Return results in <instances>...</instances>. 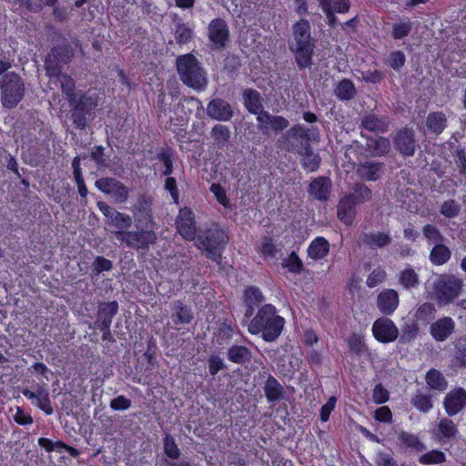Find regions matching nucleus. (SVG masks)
I'll list each match as a JSON object with an SVG mask.
<instances>
[{
	"instance_id": "1",
	"label": "nucleus",
	"mask_w": 466,
	"mask_h": 466,
	"mask_svg": "<svg viewBox=\"0 0 466 466\" xmlns=\"http://www.w3.org/2000/svg\"><path fill=\"white\" fill-rule=\"evenodd\" d=\"M62 95L67 104L66 118L77 130H86L94 120L99 105L98 96L76 88V82L69 75L63 76Z\"/></svg>"
},
{
	"instance_id": "2",
	"label": "nucleus",
	"mask_w": 466,
	"mask_h": 466,
	"mask_svg": "<svg viewBox=\"0 0 466 466\" xmlns=\"http://www.w3.org/2000/svg\"><path fill=\"white\" fill-rule=\"evenodd\" d=\"M250 319L248 331L251 335H260L266 342L275 341L286 323L285 319L279 315L277 308L270 303L263 304Z\"/></svg>"
},
{
	"instance_id": "3",
	"label": "nucleus",
	"mask_w": 466,
	"mask_h": 466,
	"mask_svg": "<svg viewBox=\"0 0 466 466\" xmlns=\"http://www.w3.org/2000/svg\"><path fill=\"white\" fill-rule=\"evenodd\" d=\"M228 241V231L218 223L212 222L198 230L195 238V245L199 250L205 252L207 258L220 264Z\"/></svg>"
},
{
	"instance_id": "4",
	"label": "nucleus",
	"mask_w": 466,
	"mask_h": 466,
	"mask_svg": "<svg viewBox=\"0 0 466 466\" xmlns=\"http://www.w3.org/2000/svg\"><path fill=\"white\" fill-rule=\"evenodd\" d=\"M294 42L290 50L300 69L309 67L316 48V39L311 35V26L309 20L301 18L292 25Z\"/></svg>"
},
{
	"instance_id": "5",
	"label": "nucleus",
	"mask_w": 466,
	"mask_h": 466,
	"mask_svg": "<svg viewBox=\"0 0 466 466\" xmlns=\"http://www.w3.org/2000/svg\"><path fill=\"white\" fill-rule=\"evenodd\" d=\"M177 71L181 82L196 91H203L208 86L205 69L191 53L178 56L176 59Z\"/></svg>"
},
{
	"instance_id": "6",
	"label": "nucleus",
	"mask_w": 466,
	"mask_h": 466,
	"mask_svg": "<svg viewBox=\"0 0 466 466\" xmlns=\"http://www.w3.org/2000/svg\"><path fill=\"white\" fill-rule=\"evenodd\" d=\"M74 56V49L72 46L64 41L62 44L54 46L47 53L45 58L46 75L49 78H58L62 85V73L65 66L69 64Z\"/></svg>"
},
{
	"instance_id": "7",
	"label": "nucleus",
	"mask_w": 466,
	"mask_h": 466,
	"mask_svg": "<svg viewBox=\"0 0 466 466\" xmlns=\"http://www.w3.org/2000/svg\"><path fill=\"white\" fill-rule=\"evenodd\" d=\"M25 86L23 78L15 72L3 75L0 79L1 103L5 108H15L24 98Z\"/></svg>"
},
{
	"instance_id": "8",
	"label": "nucleus",
	"mask_w": 466,
	"mask_h": 466,
	"mask_svg": "<svg viewBox=\"0 0 466 466\" xmlns=\"http://www.w3.org/2000/svg\"><path fill=\"white\" fill-rule=\"evenodd\" d=\"M137 230H121L114 233L116 239L136 250L147 251L157 240L154 228L137 227Z\"/></svg>"
},
{
	"instance_id": "9",
	"label": "nucleus",
	"mask_w": 466,
	"mask_h": 466,
	"mask_svg": "<svg viewBox=\"0 0 466 466\" xmlns=\"http://www.w3.org/2000/svg\"><path fill=\"white\" fill-rule=\"evenodd\" d=\"M177 232L186 241L195 240L198 231L195 212L188 207L180 208L175 220Z\"/></svg>"
},
{
	"instance_id": "10",
	"label": "nucleus",
	"mask_w": 466,
	"mask_h": 466,
	"mask_svg": "<svg viewBox=\"0 0 466 466\" xmlns=\"http://www.w3.org/2000/svg\"><path fill=\"white\" fill-rule=\"evenodd\" d=\"M373 338L380 343L389 344L394 342L400 335V331L392 319L382 316L374 320L371 326Z\"/></svg>"
},
{
	"instance_id": "11",
	"label": "nucleus",
	"mask_w": 466,
	"mask_h": 466,
	"mask_svg": "<svg viewBox=\"0 0 466 466\" xmlns=\"http://www.w3.org/2000/svg\"><path fill=\"white\" fill-rule=\"evenodd\" d=\"M462 289V281L454 277H445L439 279L435 284V294L441 304L452 302L460 294Z\"/></svg>"
},
{
	"instance_id": "12",
	"label": "nucleus",
	"mask_w": 466,
	"mask_h": 466,
	"mask_svg": "<svg viewBox=\"0 0 466 466\" xmlns=\"http://www.w3.org/2000/svg\"><path fill=\"white\" fill-rule=\"evenodd\" d=\"M208 37L215 49H224L230 39V32L225 19L216 17L208 25Z\"/></svg>"
},
{
	"instance_id": "13",
	"label": "nucleus",
	"mask_w": 466,
	"mask_h": 466,
	"mask_svg": "<svg viewBox=\"0 0 466 466\" xmlns=\"http://www.w3.org/2000/svg\"><path fill=\"white\" fill-rule=\"evenodd\" d=\"M395 149L403 157H410L415 155L418 144L414 131L407 127L399 129L392 137Z\"/></svg>"
},
{
	"instance_id": "14",
	"label": "nucleus",
	"mask_w": 466,
	"mask_h": 466,
	"mask_svg": "<svg viewBox=\"0 0 466 466\" xmlns=\"http://www.w3.org/2000/svg\"><path fill=\"white\" fill-rule=\"evenodd\" d=\"M95 185L104 194L110 195L116 203L122 204L128 199V187L114 177H101L96 181Z\"/></svg>"
},
{
	"instance_id": "15",
	"label": "nucleus",
	"mask_w": 466,
	"mask_h": 466,
	"mask_svg": "<svg viewBox=\"0 0 466 466\" xmlns=\"http://www.w3.org/2000/svg\"><path fill=\"white\" fill-rule=\"evenodd\" d=\"M258 127L264 135H268L270 131L275 133L285 130L289 125V120L282 116H274L268 111H263L257 116Z\"/></svg>"
},
{
	"instance_id": "16",
	"label": "nucleus",
	"mask_w": 466,
	"mask_h": 466,
	"mask_svg": "<svg viewBox=\"0 0 466 466\" xmlns=\"http://www.w3.org/2000/svg\"><path fill=\"white\" fill-rule=\"evenodd\" d=\"M163 452L165 456L169 459V461H165V464L167 466H193L191 461L188 459H182L175 461L179 459L181 451L178 448L175 438L169 433H166L163 437Z\"/></svg>"
},
{
	"instance_id": "17",
	"label": "nucleus",
	"mask_w": 466,
	"mask_h": 466,
	"mask_svg": "<svg viewBox=\"0 0 466 466\" xmlns=\"http://www.w3.org/2000/svg\"><path fill=\"white\" fill-rule=\"evenodd\" d=\"M466 407V390L457 387L450 390L443 400V408L449 416H455Z\"/></svg>"
},
{
	"instance_id": "18",
	"label": "nucleus",
	"mask_w": 466,
	"mask_h": 466,
	"mask_svg": "<svg viewBox=\"0 0 466 466\" xmlns=\"http://www.w3.org/2000/svg\"><path fill=\"white\" fill-rule=\"evenodd\" d=\"M207 115L213 120L228 122L233 117L234 110L228 101L216 97L208 102Z\"/></svg>"
},
{
	"instance_id": "19",
	"label": "nucleus",
	"mask_w": 466,
	"mask_h": 466,
	"mask_svg": "<svg viewBox=\"0 0 466 466\" xmlns=\"http://www.w3.org/2000/svg\"><path fill=\"white\" fill-rule=\"evenodd\" d=\"M399 294L393 289H385L377 296L376 305L383 316H391L399 307Z\"/></svg>"
},
{
	"instance_id": "20",
	"label": "nucleus",
	"mask_w": 466,
	"mask_h": 466,
	"mask_svg": "<svg viewBox=\"0 0 466 466\" xmlns=\"http://www.w3.org/2000/svg\"><path fill=\"white\" fill-rule=\"evenodd\" d=\"M456 324L452 318L442 317L430 326V334L438 342L447 340L455 331Z\"/></svg>"
},
{
	"instance_id": "21",
	"label": "nucleus",
	"mask_w": 466,
	"mask_h": 466,
	"mask_svg": "<svg viewBox=\"0 0 466 466\" xmlns=\"http://www.w3.org/2000/svg\"><path fill=\"white\" fill-rule=\"evenodd\" d=\"M265 300L266 298L258 287L254 285L247 286L243 290L245 318L250 319L254 315L256 308Z\"/></svg>"
},
{
	"instance_id": "22",
	"label": "nucleus",
	"mask_w": 466,
	"mask_h": 466,
	"mask_svg": "<svg viewBox=\"0 0 466 466\" xmlns=\"http://www.w3.org/2000/svg\"><path fill=\"white\" fill-rule=\"evenodd\" d=\"M296 152L302 157L301 166L307 172L317 171L321 163V158L319 153L314 152L309 142L306 141L301 143Z\"/></svg>"
},
{
	"instance_id": "23",
	"label": "nucleus",
	"mask_w": 466,
	"mask_h": 466,
	"mask_svg": "<svg viewBox=\"0 0 466 466\" xmlns=\"http://www.w3.org/2000/svg\"><path fill=\"white\" fill-rule=\"evenodd\" d=\"M136 221L137 227L155 228L152 214V200L150 198L143 195L137 200L136 207Z\"/></svg>"
},
{
	"instance_id": "24",
	"label": "nucleus",
	"mask_w": 466,
	"mask_h": 466,
	"mask_svg": "<svg viewBox=\"0 0 466 466\" xmlns=\"http://www.w3.org/2000/svg\"><path fill=\"white\" fill-rule=\"evenodd\" d=\"M332 183L329 177L313 178L308 187V193L316 200L327 201L331 192Z\"/></svg>"
},
{
	"instance_id": "25",
	"label": "nucleus",
	"mask_w": 466,
	"mask_h": 466,
	"mask_svg": "<svg viewBox=\"0 0 466 466\" xmlns=\"http://www.w3.org/2000/svg\"><path fill=\"white\" fill-rule=\"evenodd\" d=\"M24 395L27 399L32 400V403L42 411H44L46 415L53 414L54 409L51 405L49 393L46 389L38 387L35 391L25 390L24 391Z\"/></svg>"
},
{
	"instance_id": "26",
	"label": "nucleus",
	"mask_w": 466,
	"mask_h": 466,
	"mask_svg": "<svg viewBox=\"0 0 466 466\" xmlns=\"http://www.w3.org/2000/svg\"><path fill=\"white\" fill-rule=\"evenodd\" d=\"M243 105L252 115L258 116L264 111L263 98L260 93L253 88H245L242 92Z\"/></svg>"
},
{
	"instance_id": "27",
	"label": "nucleus",
	"mask_w": 466,
	"mask_h": 466,
	"mask_svg": "<svg viewBox=\"0 0 466 466\" xmlns=\"http://www.w3.org/2000/svg\"><path fill=\"white\" fill-rule=\"evenodd\" d=\"M337 217L346 226L353 224L356 217V204L351 196H344L338 203Z\"/></svg>"
},
{
	"instance_id": "28",
	"label": "nucleus",
	"mask_w": 466,
	"mask_h": 466,
	"mask_svg": "<svg viewBox=\"0 0 466 466\" xmlns=\"http://www.w3.org/2000/svg\"><path fill=\"white\" fill-rule=\"evenodd\" d=\"M458 433L457 425L452 420L442 418L437 424V428L433 431L435 440L440 444H444L446 441L456 437Z\"/></svg>"
},
{
	"instance_id": "29",
	"label": "nucleus",
	"mask_w": 466,
	"mask_h": 466,
	"mask_svg": "<svg viewBox=\"0 0 466 466\" xmlns=\"http://www.w3.org/2000/svg\"><path fill=\"white\" fill-rule=\"evenodd\" d=\"M263 390L265 397L269 403L277 402L285 399V389L279 381L271 374H268Z\"/></svg>"
},
{
	"instance_id": "30",
	"label": "nucleus",
	"mask_w": 466,
	"mask_h": 466,
	"mask_svg": "<svg viewBox=\"0 0 466 466\" xmlns=\"http://www.w3.org/2000/svg\"><path fill=\"white\" fill-rule=\"evenodd\" d=\"M389 124V120L385 116L367 114L361 118L360 127L370 132L383 134L388 131Z\"/></svg>"
},
{
	"instance_id": "31",
	"label": "nucleus",
	"mask_w": 466,
	"mask_h": 466,
	"mask_svg": "<svg viewBox=\"0 0 466 466\" xmlns=\"http://www.w3.org/2000/svg\"><path fill=\"white\" fill-rule=\"evenodd\" d=\"M361 136L365 137L363 134ZM365 148L372 157H385L390 150V142L385 137H366Z\"/></svg>"
},
{
	"instance_id": "32",
	"label": "nucleus",
	"mask_w": 466,
	"mask_h": 466,
	"mask_svg": "<svg viewBox=\"0 0 466 466\" xmlns=\"http://www.w3.org/2000/svg\"><path fill=\"white\" fill-rule=\"evenodd\" d=\"M383 164L379 161H366L357 167V175L366 181H377L380 178Z\"/></svg>"
},
{
	"instance_id": "33",
	"label": "nucleus",
	"mask_w": 466,
	"mask_h": 466,
	"mask_svg": "<svg viewBox=\"0 0 466 466\" xmlns=\"http://www.w3.org/2000/svg\"><path fill=\"white\" fill-rule=\"evenodd\" d=\"M119 305L117 301L99 302L97 307V319L96 325H111L114 317L117 314Z\"/></svg>"
},
{
	"instance_id": "34",
	"label": "nucleus",
	"mask_w": 466,
	"mask_h": 466,
	"mask_svg": "<svg viewBox=\"0 0 466 466\" xmlns=\"http://www.w3.org/2000/svg\"><path fill=\"white\" fill-rule=\"evenodd\" d=\"M425 125L430 134L440 136L448 126V119L442 111H434L428 114Z\"/></svg>"
},
{
	"instance_id": "35",
	"label": "nucleus",
	"mask_w": 466,
	"mask_h": 466,
	"mask_svg": "<svg viewBox=\"0 0 466 466\" xmlns=\"http://www.w3.org/2000/svg\"><path fill=\"white\" fill-rule=\"evenodd\" d=\"M227 358L234 364L243 365L251 361L252 352L246 346L233 344L227 350Z\"/></svg>"
},
{
	"instance_id": "36",
	"label": "nucleus",
	"mask_w": 466,
	"mask_h": 466,
	"mask_svg": "<svg viewBox=\"0 0 466 466\" xmlns=\"http://www.w3.org/2000/svg\"><path fill=\"white\" fill-rule=\"evenodd\" d=\"M307 252L312 259H322L329 252V243L324 237H317L309 245Z\"/></svg>"
},
{
	"instance_id": "37",
	"label": "nucleus",
	"mask_w": 466,
	"mask_h": 466,
	"mask_svg": "<svg viewBox=\"0 0 466 466\" xmlns=\"http://www.w3.org/2000/svg\"><path fill=\"white\" fill-rule=\"evenodd\" d=\"M334 95L340 101H350L357 95V89L352 80L343 78L334 88Z\"/></svg>"
},
{
	"instance_id": "38",
	"label": "nucleus",
	"mask_w": 466,
	"mask_h": 466,
	"mask_svg": "<svg viewBox=\"0 0 466 466\" xmlns=\"http://www.w3.org/2000/svg\"><path fill=\"white\" fill-rule=\"evenodd\" d=\"M174 310L176 313L172 315V321L175 325L189 324L194 318L190 307L185 305L181 300L174 302Z\"/></svg>"
},
{
	"instance_id": "39",
	"label": "nucleus",
	"mask_w": 466,
	"mask_h": 466,
	"mask_svg": "<svg viewBox=\"0 0 466 466\" xmlns=\"http://www.w3.org/2000/svg\"><path fill=\"white\" fill-rule=\"evenodd\" d=\"M363 242L371 248H385L391 242V237L389 232H375L364 234Z\"/></svg>"
},
{
	"instance_id": "40",
	"label": "nucleus",
	"mask_w": 466,
	"mask_h": 466,
	"mask_svg": "<svg viewBox=\"0 0 466 466\" xmlns=\"http://www.w3.org/2000/svg\"><path fill=\"white\" fill-rule=\"evenodd\" d=\"M346 342L350 352L354 355L361 356L369 351L364 335L361 333L352 332L348 337Z\"/></svg>"
},
{
	"instance_id": "41",
	"label": "nucleus",
	"mask_w": 466,
	"mask_h": 466,
	"mask_svg": "<svg viewBox=\"0 0 466 466\" xmlns=\"http://www.w3.org/2000/svg\"><path fill=\"white\" fill-rule=\"evenodd\" d=\"M210 136L216 147L224 149L228 147L230 138V130L227 126L217 124L212 127Z\"/></svg>"
},
{
	"instance_id": "42",
	"label": "nucleus",
	"mask_w": 466,
	"mask_h": 466,
	"mask_svg": "<svg viewBox=\"0 0 466 466\" xmlns=\"http://www.w3.org/2000/svg\"><path fill=\"white\" fill-rule=\"evenodd\" d=\"M451 256V249L441 242L433 245L430 252V260L435 266H441L450 260Z\"/></svg>"
},
{
	"instance_id": "43",
	"label": "nucleus",
	"mask_w": 466,
	"mask_h": 466,
	"mask_svg": "<svg viewBox=\"0 0 466 466\" xmlns=\"http://www.w3.org/2000/svg\"><path fill=\"white\" fill-rule=\"evenodd\" d=\"M425 381L431 390L444 391L448 387V381L443 374L436 370L430 369L425 375Z\"/></svg>"
},
{
	"instance_id": "44",
	"label": "nucleus",
	"mask_w": 466,
	"mask_h": 466,
	"mask_svg": "<svg viewBox=\"0 0 466 466\" xmlns=\"http://www.w3.org/2000/svg\"><path fill=\"white\" fill-rule=\"evenodd\" d=\"M398 439L401 445L416 451H422L426 449L424 443L419 439V437L411 432L401 431L398 434Z\"/></svg>"
},
{
	"instance_id": "45",
	"label": "nucleus",
	"mask_w": 466,
	"mask_h": 466,
	"mask_svg": "<svg viewBox=\"0 0 466 466\" xmlns=\"http://www.w3.org/2000/svg\"><path fill=\"white\" fill-rule=\"evenodd\" d=\"M412 406L422 413H428L433 408V401L430 394L417 391L411 398Z\"/></svg>"
},
{
	"instance_id": "46",
	"label": "nucleus",
	"mask_w": 466,
	"mask_h": 466,
	"mask_svg": "<svg viewBox=\"0 0 466 466\" xmlns=\"http://www.w3.org/2000/svg\"><path fill=\"white\" fill-rule=\"evenodd\" d=\"M319 6L322 11L331 10L338 14H346L350 11V3L349 0H319Z\"/></svg>"
},
{
	"instance_id": "47",
	"label": "nucleus",
	"mask_w": 466,
	"mask_h": 466,
	"mask_svg": "<svg viewBox=\"0 0 466 466\" xmlns=\"http://www.w3.org/2000/svg\"><path fill=\"white\" fill-rule=\"evenodd\" d=\"M399 282L404 289H410L419 285V276L411 267H408L400 271Z\"/></svg>"
},
{
	"instance_id": "48",
	"label": "nucleus",
	"mask_w": 466,
	"mask_h": 466,
	"mask_svg": "<svg viewBox=\"0 0 466 466\" xmlns=\"http://www.w3.org/2000/svg\"><path fill=\"white\" fill-rule=\"evenodd\" d=\"M419 325L415 320H409L401 327V334L400 337V343H410L419 335Z\"/></svg>"
},
{
	"instance_id": "49",
	"label": "nucleus",
	"mask_w": 466,
	"mask_h": 466,
	"mask_svg": "<svg viewBox=\"0 0 466 466\" xmlns=\"http://www.w3.org/2000/svg\"><path fill=\"white\" fill-rule=\"evenodd\" d=\"M282 267L293 274H300L303 271L304 265L299 255L291 251L289 256L283 259Z\"/></svg>"
},
{
	"instance_id": "50",
	"label": "nucleus",
	"mask_w": 466,
	"mask_h": 466,
	"mask_svg": "<svg viewBox=\"0 0 466 466\" xmlns=\"http://www.w3.org/2000/svg\"><path fill=\"white\" fill-rule=\"evenodd\" d=\"M412 30V23L410 18L406 20H400L398 23L392 25L391 37L394 40H401L407 37Z\"/></svg>"
},
{
	"instance_id": "51",
	"label": "nucleus",
	"mask_w": 466,
	"mask_h": 466,
	"mask_svg": "<svg viewBox=\"0 0 466 466\" xmlns=\"http://www.w3.org/2000/svg\"><path fill=\"white\" fill-rule=\"evenodd\" d=\"M109 224L117 228L116 231L127 230L132 226V218L116 210L109 218Z\"/></svg>"
},
{
	"instance_id": "52",
	"label": "nucleus",
	"mask_w": 466,
	"mask_h": 466,
	"mask_svg": "<svg viewBox=\"0 0 466 466\" xmlns=\"http://www.w3.org/2000/svg\"><path fill=\"white\" fill-rule=\"evenodd\" d=\"M422 234L428 244L436 245L444 242L445 238L440 229L433 224H426L422 228Z\"/></svg>"
},
{
	"instance_id": "53",
	"label": "nucleus",
	"mask_w": 466,
	"mask_h": 466,
	"mask_svg": "<svg viewBox=\"0 0 466 466\" xmlns=\"http://www.w3.org/2000/svg\"><path fill=\"white\" fill-rule=\"evenodd\" d=\"M258 252L264 258H273L277 256L278 248L274 239L270 236H265L261 238V244L258 248Z\"/></svg>"
},
{
	"instance_id": "54",
	"label": "nucleus",
	"mask_w": 466,
	"mask_h": 466,
	"mask_svg": "<svg viewBox=\"0 0 466 466\" xmlns=\"http://www.w3.org/2000/svg\"><path fill=\"white\" fill-rule=\"evenodd\" d=\"M194 35V31L185 23H177L175 28L176 42L179 45L187 44Z\"/></svg>"
},
{
	"instance_id": "55",
	"label": "nucleus",
	"mask_w": 466,
	"mask_h": 466,
	"mask_svg": "<svg viewBox=\"0 0 466 466\" xmlns=\"http://www.w3.org/2000/svg\"><path fill=\"white\" fill-rule=\"evenodd\" d=\"M445 461V453L439 450L430 451L419 457V462L422 465L441 464Z\"/></svg>"
},
{
	"instance_id": "56",
	"label": "nucleus",
	"mask_w": 466,
	"mask_h": 466,
	"mask_svg": "<svg viewBox=\"0 0 466 466\" xmlns=\"http://www.w3.org/2000/svg\"><path fill=\"white\" fill-rule=\"evenodd\" d=\"M461 207L454 199L445 200L440 207V214L447 218H454L461 213Z\"/></svg>"
},
{
	"instance_id": "57",
	"label": "nucleus",
	"mask_w": 466,
	"mask_h": 466,
	"mask_svg": "<svg viewBox=\"0 0 466 466\" xmlns=\"http://www.w3.org/2000/svg\"><path fill=\"white\" fill-rule=\"evenodd\" d=\"M157 158L162 162L164 166V170L162 175L165 177H169L174 171L173 168V153L172 149L169 147L162 149L157 156Z\"/></svg>"
},
{
	"instance_id": "58",
	"label": "nucleus",
	"mask_w": 466,
	"mask_h": 466,
	"mask_svg": "<svg viewBox=\"0 0 466 466\" xmlns=\"http://www.w3.org/2000/svg\"><path fill=\"white\" fill-rule=\"evenodd\" d=\"M209 190L221 206H223L226 209H232L230 200L227 196V192L219 183L211 184Z\"/></svg>"
},
{
	"instance_id": "59",
	"label": "nucleus",
	"mask_w": 466,
	"mask_h": 466,
	"mask_svg": "<svg viewBox=\"0 0 466 466\" xmlns=\"http://www.w3.org/2000/svg\"><path fill=\"white\" fill-rule=\"evenodd\" d=\"M347 196H351V200L357 205V203H364L370 200L372 196V191L366 185L360 184L354 187L353 193L348 194Z\"/></svg>"
},
{
	"instance_id": "60",
	"label": "nucleus",
	"mask_w": 466,
	"mask_h": 466,
	"mask_svg": "<svg viewBox=\"0 0 466 466\" xmlns=\"http://www.w3.org/2000/svg\"><path fill=\"white\" fill-rule=\"evenodd\" d=\"M406 63V56L401 50H396L390 53L386 64L393 70L399 72Z\"/></svg>"
},
{
	"instance_id": "61",
	"label": "nucleus",
	"mask_w": 466,
	"mask_h": 466,
	"mask_svg": "<svg viewBox=\"0 0 466 466\" xmlns=\"http://www.w3.org/2000/svg\"><path fill=\"white\" fill-rule=\"evenodd\" d=\"M435 307L430 302H425L418 307L415 311V318L417 320L429 322L434 315Z\"/></svg>"
},
{
	"instance_id": "62",
	"label": "nucleus",
	"mask_w": 466,
	"mask_h": 466,
	"mask_svg": "<svg viewBox=\"0 0 466 466\" xmlns=\"http://www.w3.org/2000/svg\"><path fill=\"white\" fill-rule=\"evenodd\" d=\"M452 157L455 165L459 170V176L461 177H466V149L459 147L452 153Z\"/></svg>"
},
{
	"instance_id": "63",
	"label": "nucleus",
	"mask_w": 466,
	"mask_h": 466,
	"mask_svg": "<svg viewBox=\"0 0 466 466\" xmlns=\"http://www.w3.org/2000/svg\"><path fill=\"white\" fill-rule=\"evenodd\" d=\"M387 273L381 267L374 268L368 276L366 284L369 288H375L382 283L386 279Z\"/></svg>"
},
{
	"instance_id": "64",
	"label": "nucleus",
	"mask_w": 466,
	"mask_h": 466,
	"mask_svg": "<svg viewBox=\"0 0 466 466\" xmlns=\"http://www.w3.org/2000/svg\"><path fill=\"white\" fill-rule=\"evenodd\" d=\"M309 128L303 127L302 125L297 124L289 128L288 134L290 137L300 140L301 144L306 141L309 142Z\"/></svg>"
}]
</instances>
